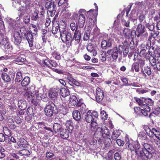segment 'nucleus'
Wrapping results in <instances>:
<instances>
[{
	"mask_svg": "<svg viewBox=\"0 0 160 160\" xmlns=\"http://www.w3.org/2000/svg\"><path fill=\"white\" fill-rule=\"evenodd\" d=\"M125 145L131 151H135L136 154L139 157L140 160L152 158L153 153L152 148L147 143L144 145V148H140V145L138 142L133 141L129 140L128 136L125 137Z\"/></svg>",
	"mask_w": 160,
	"mask_h": 160,
	"instance_id": "f257e3e1",
	"label": "nucleus"
},
{
	"mask_svg": "<svg viewBox=\"0 0 160 160\" xmlns=\"http://www.w3.org/2000/svg\"><path fill=\"white\" fill-rule=\"evenodd\" d=\"M13 6L16 8L17 9L22 12L20 16L16 18V20L18 21L20 19V17H21L22 14L28 12L30 9V4L28 0H19L15 1L12 3Z\"/></svg>",
	"mask_w": 160,
	"mask_h": 160,
	"instance_id": "f03ea898",
	"label": "nucleus"
},
{
	"mask_svg": "<svg viewBox=\"0 0 160 160\" xmlns=\"http://www.w3.org/2000/svg\"><path fill=\"white\" fill-rule=\"evenodd\" d=\"M37 93L38 91L36 88H35L34 87L32 86L29 88L27 89V91L25 93L24 95L25 97L28 98H33L35 95H36L37 98L38 100H39V96H40V98L44 102H47L48 100V98L47 95L45 93L43 94L38 95V96Z\"/></svg>",
	"mask_w": 160,
	"mask_h": 160,
	"instance_id": "7ed1b4c3",
	"label": "nucleus"
},
{
	"mask_svg": "<svg viewBox=\"0 0 160 160\" xmlns=\"http://www.w3.org/2000/svg\"><path fill=\"white\" fill-rule=\"evenodd\" d=\"M59 30L60 37L62 42H65L67 45H70L72 39L71 33L68 32H67L64 28H60Z\"/></svg>",
	"mask_w": 160,
	"mask_h": 160,
	"instance_id": "20e7f679",
	"label": "nucleus"
},
{
	"mask_svg": "<svg viewBox=\"0 0 160 160\" xmlns=\"http://www.w3.org/2000/svg\"><path fill=\"white\" fill-rule=\"evenodd\" d=\"M123 49L122 45H119L118 47H115L113 48L108 50L107 53L110 56L113 60L115 61L118 58V54H121Z\"/></svg>",
	"mask_w": 160,
	"mask_h": 160,
	"instance_id": "39448f33",
	"label": "nucleus"
},
{
	"mask_svg": "<svg viewBox=\"0 0 160 160\" xmlns=\"http://www.w3.org/2000/svg\"><path fill=\"white\" fill-rule=\"evenodd\" d=\"M110 134L108 129L104 126L102 127V128H98L94 133V135H98L103 138H106L110 140Z\"/></svg>",
	"mask_w": 160,
	"mask_h": 160,
	"instance_id": "423d86ee",
	"label": "nucleus"
},
{
	"mask_svg": "<svg viewBox=\"0 0 160 160\" xmlns=\"http://www.w3.org/2000/svg\"><path fill=\"white\" fill-rule=\"evenodd\" d=\"M20 31L21 33L26 37L27 39L28 42L29 47L32 48L33 46V37L32 33L29 31H27L26 29L24 27L21 28Z\"/></svg>",
	"mask_w": 160,
	"mask_h": 160,
	"instance_id": "0eeeda50",
	"label": "nucleus"
},
{
	"mask_svg": "<svg viewBox=\"0 0 160 160\" xmlns=\"http://www.w3.org/2000/svg\"><path fill=\"white\" fill-rule=\"evenodd\" d=\"M56 110V107L55 105L51 103L46 106L45 108V114L49 117H51L53 113L56 114L57 111Z\"/></svg>",
	"mask_w": 160,
	"mask_h": 160,
	"instance_id": "6e6552de",
	"label": "nucleus"
},
{
	"mask_svg": "<svg viewBox=\"0 0 160 160\" xmlns=\"http://www.w3.org/2000/svg\"><path fill=\"white\" fill-rule=\"evenodd\" d=\"M66 81L68 83V84L71 86H73L75 85L77 86H80L81 85V83L80 82L76 81L72 76L71 75H68L65 77Z\"/></svg>",
	"mask_w": 160,
	"mask_h": 160,
	"instance_id": "1a4fd4ad",
	"label": "nucleus"
},
{
	"mask_svg": "<svg viewBox=\"0 0 160 160\" xmlns=\"http://www.w3.org/2000/svg\"><path fill=\"white\" fill-rule=\"evenodd\" d=\"M12 41L14 43L17 45L20 44L22 39L19 33L18 32H15L12 35Z\"/></svg>",
	"mask_w": 160,
	"mask_h": 160,
	"instance_id": "9d476101",
	"label": "nucleus"
},
{
	"mask_svg": "<svg viewBox=\"0 0 160 160\" xmlns=\"http://www.w3.org/2000/svg\"><path fill=\"white\" fill-rule=\"evenodd\" d=\"M104 94L103 91L100 88H97L96 91V98L98 102H100L103 99Z\"/></svg>",
	"mask_w": 160,
	"mask_h": 160,
	"instance_id": "9b49d317",
	"label": "nucleus"
},
{
	"mask_svg": "<svg viewBox=\"0 0 160 160\" xmlns=\"http://www.w3.org/2000/svg\"><path fill=\"white\" fill-rule=\"evenodd\" d=\"M143 129L146 131L147 134L150 137L154 138V134L156 132V129L154 128H152L151 130L149 128L147 125H144L143 126Z\"/></svg>",
	"mask_w": 160,
	"mask_h": 160,
	"instance_id": "f8f14e48",
	"label": "nucleus"
},
{
	"mask_svg": "<svg viewBox=\"0 0 160 160\" xmlns=\"http://www.w3.org/2000/svg\"><path fill=\"white\" fill-rule=\"evenodd\" d=\"M145 27L141 24H139L136 29L135 34L136 36L139 37L145 32Z\"/></svg>",
	"mask_w": 160,
	"mask_h": 160,
	"instance_id": "ddd939ff",
	"label": "nucleus"
},
{
	"mask_svg": "<svg viewBox=\"0 0 160 160\" xmlns=\"http://www.w3.org/2000/svg\"><path fill=\"white\" fill-rule=\"evenodd\" d=\"M143 108L141 109V113L145 116H147L150 111V107L147 105H145Z\"/></svg>",
	"mask_w": 160,
	"mask_h": 160,
	"instance_id": "4468645a",
	"label": "nucleus"
},
{
	"mask_svg": "<svg viewBox=\"0 0 160 160\" xmlns=\"http://www.w3.org/2000/svg\"><path fill=\"white\" fill-rule=\"evenodd\" d=\"M78 100L76 96L72 95L70 97L69 104L71 106L77 105Z\"/></svg>",
	"mask_w": 160,
	"mask_h": 160,
	"instance_id": "2eb2a0df",
	"label": "nucleus"
},
{
	"mask_svg": "<svg viewBox=\"0 0 160 160\" xmlns=\"http://www.w3.org/2000/svg\"><path fill=\"white\" fill-rule=\"evenodd\" d=\"M87 49L88 52L92 53L93 56H96L97 55V52L95 50L94 46L91 43H89L88 44Z\"/></svg>",
	"mask_w": 160,
	"mask_h": 160,
	"instance_id": "dca6fc26",
	"label": "nucleus"
},
{
	"mask_svg": "<svg viewBox=\"0 0 160 160\" xmlns=\"http://www.w3.org/2000/svg\"><path fill=\"white\" fill-rule=\"evenodd\" d=\"M92 114L90 111H89L86 113L85 116V119L86 121L88 123L91 122L93 120V117L92 116Z\"/></svg>",
	"mask_w": 160,
	"mask_h": 160,
	"instance_id": "f3484780",
	"label": "nucleus"
},
{
	"mask_svg": "<svg viewBox=\"0 0 160 160\" xmlns=\"http://www.w3.org/2000/svg\"><path fill=\"white\" fill-rule=\"evenodd\" d=\"M85 18L83 14H81L79 15V18L78 21L79 27L80 28H82L84 24Z\"/></svg>",
	"mask_w": 160,
	"mask_h": 160,
	"instance_id": "a211bd4d",
	"label": "nucleus"
},
{
	"mask_svg": "<svg viewBox=\"0 0 160 160\" xmlns=\"http://www.w3.org/2000/svg\"><path fill=\"white\" fill-rule=\"evenodd\" d=\"M154 49L153 47H151L148 50V53L146 54L145 58L146 59L152 58L154 56Z\"/></svg>",
	"mask_w": 160,
	"mask_h": 160,
	"instance_id": "6ab92c4d",
	"label": "nucleus"
},
{
	"mask_svg": "<svg viewBox=\"0 0 160 160\" xmlns=\"http://www.w3.org/2000/svg\"><path fill=\"white\" fill-rule=\"evenodd\" d=\"M60 92L61 95L63 97H65L69 95V90L66 87L62 88Z\"/></svg>",
	"mask_w": 160,
	"mask_h": 160,
	"instance_id": "aec40b11",
	"label": "nucleus"
},
{
	"mask_svg": "<svg viewBox=\"0 0 160 160\" xmlns=\"http://www.w3.org/2000/svg\"><path fill=\"white\" fill-rule=\"evenodd\" d=\"M73 118L76 121L80 120L81 118V115L80 112L77 110L74 111L72 113Z\"/></svg>",
	"mask_w": 160,
	"mask_h": 160,
	"instance_id": "412c9836",
	"label": "nucleus"
},
{
	"mask_svg": "<svg viewBox=\"0 0 160 160\" xmlns=\"http://www.w3.org/2000/svg\"><path fill=\"white\" fill-rule=\"evenodd\" d=\"M57 2L58 3V6L63 8H65L68 5L67 0H59Z\"/></svg>",
	"mask_w": 160,
	"mask_h": 160,
	"instance_id": "4be33fe9",
	"label": "nucleus"
},
{
	"mask_svg": "<svg viewBox=\"0 0 160 160\" xmlns=\"http://www.w3.org/2000/svg\"><path fill=\"white\" fill-rule=\"evenodd\" d=\"M81 32L79 31H75L74 34L73 38L74 39L76 43H78L81 39Z\"/></svg>",
	"mask_w": 160,
	"mask_h": 160,
	"instance_id": "5701e85b",
	"label": "nucleus"
},
{
	"mask_svg": "<svg viewBox=\"0 0 160 160\" xmlns=\"http://www.w3.org/2000/svg\"><path fill=\"white\" fill-rule=\"evenodd\" d=\"M1 77L2 79L4 82H9L11 81L10 76L6 73H2L1 75Z\"/></svg>",
	"mask_w": 160,
	"mask_h": 160,
	"instance_id": "b1692460",
	"label": "nucleus"
},
{
	"mask_svg": "<svg viewBox=\"0 0 160 160\" xmlns=\"http://www.w3.org/2000/svg\"><path fill=\"white\" fill-rule=\"evenodd\" d=\"M53 129L56 133L59 132H60L63 129V128L61 126L60 124L57 123H54L53 124Z\"/></svg>",
	"mask_w": 160,
	"mask_h": 160,
	"instance_id": "393cba45",
	"label": "nucleus"
},
{
	"mask_svg": "<svg viewBox=\"0 0 160 160\" xmlns=\"http://www.w3.org/2000/svg\"><path fill=\"white\" fill-rule=\"evenodd\" d=\"M112 43L111 41H109L108 42L106 40L102 41L101 43L102 48L103 49H105L107 47H110L112 46Z\"/></svg>",
	"mask_w": 160,
	"mask_h": 160,
	"instance_id": "a878e982",
	"label": "nucleus"
},
{
	"mask_svg": "<svg viewBox=\"0 0 160 160\" xmlns=\"http://www.w3.org/2000/svg\"><path fill=\"white\" fill-rule=\"evenodd\" d=\"M61 137L63 139H66L68 138V132L66 129L63 128L62 130L60 132Z\"/></svg>",
	"mask_w": 160,
	"mask_h": 160,
	"instance_id": "bb28decb",
	"label": "nucleus"
},
{
	"mask_svg": "<svg viewBox=\"0 0 160 160\" xmlns=\"http://www.w3.org/2000/svg\"><path fill=\"white\" fill-rule=\"evenodd\" d=\"M30 82V79L29 77H26L21 82V85L22 86L26 87L28 85Z\"/></svg>",
	"mask_w": 160,
	"mask_h": 160,
	"instance_id": "cd10ccee",
	"label": "nucleus"
},
{
	"mask_svg": "<svg viewBox=\"0 0 160 160\" xmlns=\"http://www.w3.org/2000/svg\"><path fill=\"white\" fill-rule=\"evenodd\" d=\"M27 141L22 138H20L17 142V144L20 146L22 147H25L27 146Z\"/></svg>",
	"mask_w": 160,
	"mask_h": 160,
	"instance_id": "c85d7f7f",
	"label": "nucleus"
},
{
	"mask_svg": "<svg viewBox=\"0 0 160 160\" xmlns=\"http://www.w3.org/2000/svg\"><path fill=\"white\" fill-rule=\"evenodd\" d=\"M120 133L117 130H114L112 133L111 139L114 140H116L120 135Z\"/></svg>",
	"mask_w": 160,
	"mask_h": 160,
	"instance_id": "c756f323",
	"label": "nucleus"
},
{
	"mask_svg": "<svg viewBox=\"0 0 160 160\" xmlns=\"http://www.w3.org/2000/svg\"><path fill=\"white\" fill-rule=\"evenodd\" d=\"M58 94L57 92L51 91L49 93V97L52 100H55L58 96Z\"/></svg>",
	"mask_w": 160,
	"mask_h": 160,
	"instance_id": "7c9ffc66",
	"label": "nucleus"
},
{
	"mask_svg": "<svg viewBox=\"0 0 160 160\" xmlns=\"http://www.w3.org/2000/svg\"><path fill=\"white\" fill-rule=\"evenodd\" d=\"M25 56L22 55L18 56L15 58V61L17 62H23L25 61Z\"/></svg>",
	"mask_w": 160,
	"mask_h": 160,
	"instance_id": "2f4dec72",
	"label": "nucleus"
},
{
	"mask_svg": "<svg viewBox=\"0 0 160 160\" xmlns=\"http://www.w3.org/2000/svg\"><path fill=\"white\" fill-rule=\"evenodd\" d=\"M143 74L144 76V78H146L147 76L145 74V73H147L148 76L151 75V71L150 68L148 67H144V71H143Z\"/></svg>",
	"mask_w": 160,
	"mask_h": 160,
	"instance_id": "473e14b6",
	"label": "nucleus"
},
{
	"mask_svg": "<svg viewBox=\"0 0 160 160\" xmlns=\"http://www.w3.org/2000/svg\"><path fill=\"white\" fill-rule=\"evenodd\" d=\"M147 135L143 132H140L138 134V138L141 140H145L147 138Z\"/></svg>",
	"mask_w": 160,
	"mask_h": 160,
	"instance_id": "72a5a7b5",
	"label": "nucleus"
},
{
	"mask_svg": "<svg viewBox=\"0 0 160 160\" xmlns=\"http://www.w3.org/2000/svg\"><path fill=\"white\" fill-rule=\"evenodd\" d=\"M123 33L127 37L129 38L132 35V31L130 29L126 28L123 30Z\"/></svg>",
	"mask_w": 160,
	"mask_h": 160,
	"instance_id": "f704fd0d",
	"label": "nucleus"
},
{
	"mask_svg": "<svg viewBox=\"0 0 160 160\" xmlns=\"http://www.w3.org/2000/svg\"><path fill=\"white\" fill-rule=\"evenodd\" d=\"M54 2H45V7L48 9H50V10H52V9H51L52 7H54Z\"/></svg>",
	"mask_w": 160,
	"mask_h": 160,
	"instance_id": "c9c22d12",
	"label": "nucleus"
},
{
	"mask_svg": "<svg viewBox=\"0 0 160 160\" xmlns=\"http://www.w3.org/2000/svg\"><path fill=\"white\" fill-rule=\"evenodd\" d=\"M22 74L20 72H18L16 75L15 81L16 82H19L22 79Z\"/></svg>",
	"mask_w": 160,
	"mask_h": 160,
	"instance_id": "e433bc0d",
	"label": "nucleus"
},
{
	"mask_svg": "<svg viewBox=\"0 0 160 160\" xmlns=\"http://www.w3.org/2000/svg\"><path fill=\"white\" fill-rule=\"evenodd\" d=\"M20 154L22 155L27 156L30 155V153L29 150L27 149H22L19 152Z\"/></svg>",
	"mask_w": 160,
	"mask_h": 160,
	"instance_id": "4c0bfd02",
	"label": "nucleus"
},
{
	"mask_svg": "<svg viewBox=\"0 0 160 160\" xmlns=\"http://www.w3.org/2000/svg\"><path fill=\"white\" fill-rule=\"evenodd\" d=\"M3 132L5 135L8 137L11 136L10 130L6 127H4L3 128Z\"/></svg>",
	"mask_w": 160,
	"mask_h": 160,
	"instance_id": "58836bf2",
	"label": "nucleus"
},
{
	"mask_svg": "<svg viewBox=\"0 0 160 160\" xmlns=\"http://www.w3.org/2000/svg\"><path fill=\"white\" fill-rule=\"evenodd\" d=\"M148 59L149 60L151 65L153 67H155V65L156 64V63L157 62V61H156V58H155L154 57H153L152 58H150Z\"/></svg>",
	"mask_w": 160,
	"mask_h": 160,
	"instance_id": "ea45409f",
	"label": "nucleus"
},
{
	"mask_svg": "<svg viewBox=\"0 0 160 160\" xmlns=\"http://www.w3.org/2000/svg\"><path fill=\"white\" fill-rule=\"evenodd\" d=\"M100 114L102 119L103 120H106L108 118V115L106 113L105 111L102 110L100 112Z\"/></svg>",
	"mask_w": 160,
	"mask_h": 160,
	"instance_id": "a19ab883",
	"label": "nucleus"
},
{
	"mask_svg": "<svg viewBox=\"0 0 160 160\" xmlns=\"http://www.w3.org/2000/svg\"><path fill=\"white\" fill-rule=\"evenodd\" d=\"M132 68L134 69L135 71L136 72H138L139 71V63H134L132 65Z\"/></svg>",
	"mask_w": 160,
	"mask_h": 160,
	"instance_id": "79ce46f5",
	"label": "nucleus"
},
{
	"mask_svg": "<svg viewBox=\"0 0 160 160\" xmlns=\"http://www.w3.org/2000/svg\"><path fill=\"white\" fill-rule=\"evenodd\" d=\"M47 32V30L45 29H43L42 30V37L43 42H46V34Z\"/></svg>",
	"mask_w": 160,
	"mask_h": 160,
	"instance_id": "37998d69",
	"label": "nucleus"
},
{
	"mask_svg": "<svg viewBox=\"0 0 160 160\" xmlns=\"http://www.w3.org/2000/svg\"><path fill=\"white\" fill-rule=\"evenodd\" d=\"M38 18V13L36 12H34L32 14V16L31 17V19L32 20L36 21Z\"/></svg>",
	"mask_w": 160,
	"mask_h": 160,
	"instance_id": "c03bdc74",
	"label": "nucleus"
},
{
	"mask_svg": "<svg viewBox=\"0 0 160 160\" xmlns=\"http://www.w3.org/2000/svg\"><path fill=\"white\" fill-rule=\"evenodd\" d=\"M52 56L54 58L57 60H59L61 58L60 54L58 52H55L53 53Z\"/></svg>",
	"mask_w": 160,
	"mask_h": 160,
	"instance_id": "a18cd8bd",
	"label": "nucleus"
},
{
	"mask_svg": "<svg viewBox=\"0 0 160 160\" xmlns=\"http://www.w3.org/2000/svg\"><path fill=\"white\" fill-rule=\"evenodd\" d=\"M30 16L27 15L24 16L23 21L26 24H28L30 21Z\"/></svg>",
	"mask_w": 160,
	"mask_h": 160,
	"instance_id": "49530a36",
	"label": "nucleus"
},
{
	"mask_svg": "<svg viewBox=\"0 0 160 160\" xmlns=\"http://www.w3.org/2000/svg\"><path fill=\"white\" fill-rule=\"evenodd\" d=\"M114 158L115 160H120L121 158L120 154L118 152H116L114 155Z\"/></svg>",
	"mask_w": 160,
	"mask_h": 160,
	"instance_id": "de8ad7c7",
	"label": "nucleus"
},
{
	"mask_svg": "<svg viewBox=\"0 0 160 160\" xmlns=\"http://www.w3.org/2000/svg\"><path fill=\"white\" fill-rule=\"evenodd\" d=\"M2 44L5 46H6V45L8 46L9 45L8 39L6 37H4L2 39Z\"/></svg>",
	"mask_w": 160,
	"mask_h": 160,
	"instance_id": "09e8293b",
	"label": "nucleus"
},
{
	"mask_svg": "<svg viewBox=\"0 0 160 160\" xmlns=\"http://www.w3.org/2000/svg\"><path fill=\"white\" fill-rule=\"evenodd\" d=\"M145 15L143 14H140L139 16V19L140 22H145Z\"/></svg>",
	"mask_w": 160,
	"mask_h": 160,
	"instance_id": "8fccbe9b",
	"label": "nucleus"
},
{
	"mask_svg": "<svg viewBox=\"0 0 160 160\" xmlns=\"http://www.w3.org/2000/svg\"><path fill=\"white\" fill-rule=\"evenodd\" d=\"M97 123L96 122V120L95 118L93 119V120L91 122V127L93 129L95 128V127L97 126Z\"/></svg>",
	"mask_w": 160,
	"mask_h": 160,
	"instance_id": "3c124183",
	"label": "nucleus"
},
{
	"mask_svg": "<svg viewBox=\"0 0 160 160\" xmlns=\"http://www.w3.org/2000/svg\"><path fill=\"white\" fill-rule=\"evenodd\" d=\"M115 152L114 150L110 151L108 153V158L110 159H112L113 158V154Z\"/></svg>",
	"mask_w": 160,
	"mask_h": 160,
	"instance_id": "603ef678",
	"label": "nucleus"
},
{
	"mask_svg": "<svg viewBox=\"0 0 160 160\" xmlns=\"http://www.w3.org/2000/svg\"><path fill=\"white\" fill-rule=\"evenodd\" d=\"M70 28L72 31H74L77 28V26H76L75 23L73 22L70 24Z\"/></svg>",
	"mask_w": 160,
	"mask_h": 160,
	"instance_id": "864d4df0",
	"label": "nucleus"
},
{
	"mask_svg": "<svg viewBox=\"0 0 160 160\" xmlns=\"http://www.w3.org/2000/svg\"><path fill=\"white\" fill-rule=\"evenodd\" d=\"M117 144L120 146H123L124 143V142L120 139H118L116 140Z\"/></svg>",
	"mask_w": 160,
	"mask_h": 160,
	"instance_id": "5fc2aeb1",
	"label": "nucleus"
},
{
	"mask_svg": "<svg viewBox=\"0 0 160 160\" xmlns=\"http://www.w3.org/2000/svg\"><path fill=\"white\" fill-rule=\"evenodd\" d=\"M154 137L155 136L160 141V133L156 129V132L154 134Z\"/></svg>",
	"mask_w": 160,
	"mask_h": 160,
	"instance_id": "6e6d98bb",
	"label": "nucleus"
},
{
	"mask_svg": "<svg viewBox=\"0 0 160 160\" xmlns=\"http://www.w3.org/2000/svg\"><path fill=\"white\" fill-rule=\"evenodd\" d=\"M146 27L151 31H152L153 30L154 28V26L153 24H150L149 23H148L147 24Z\"/></svg>",
	"mask_w": 160,
	"mask_h": 160,
	"instance_id": "4d7b16f0",
	"label": "nucleus"
},
{
	"mask_svg": "<svg viewBox=\"0 0 160 160\" xmlns=\"http://www.w3.org/2000/svg\"><path fill=\"white\" fill-rule=\"evenodd\" d=\"M50 68H51L52 67H55L58 65L54 61L50 60Z\"/></svg>",
	"mask_w": 160,
	"mask_h": 160,
	"instance_id": "13d9d810",
	"label": "nucleus"
},
{
	"mask_svg": "<svg viewBox=\"0 0 160 160\" xmlns=\"http://www.w3.org/2000/svg\"><path fill=\"white\" fill-rule=\"evenodd\" d=\"M89 37V33L88 32H85L83 36V39L84 40L86 41L88 40Z\"/></svg>",
	"mask_w": 160,
	"mask_h": 160,
	"instance_id": "bf43d9fd",
	"label": "nucleus"
},
{
	"mask_svg": "<svg viewBox=\"0 0 160 160\" xmlns=\"http://www.w3.org/2000/svg\"><path fill=\"white\" fill-rule=\"evenodd\" d=\"M154 56L155 58H159L160 56V52L158 50H154Z\"/></svg>",
	"mask_w": 160,
	"mask_h": 160,
	"instance_id": "052dcab7",
	"label": "nucleus"
},
{
	"mask_svg": "<svg viewBox=\"0 0 160 160\" xmlns=\"http://www.w3.org/2000/svg\"><path fill=\"white\" fill-rule=\"evenodd\" d=\"M53 156V153L51 152H47L46 153V157L48 159L52 158Z\"/></svg>",
	"mask_w": 160,
	"mask_h": 160,
	"instance_id": "680f3d73",
	"label": "nucleus"
},
{
	"mask_svg": "<svg viewBox=\"0 0 160 160\" xmlns=\"http://www.w3.org/2000/svg\"><path fill=\"white\" fill-rule=\"evenodd\" d=\"M155 67L157 68L158 70L160 71V60H157L156 64L154 68H155Z\"/></svg>",
	"mask_w": 160,
	"mask_h": 160,
	"instance_id": "e2e57ef3",
	"label": "nucleus"
},
{
	"mask_svg": "<svg viewBox=\"0 0 160 160\" xmlns=\"http://www.w3.org/2000/svg\"><path fill=\"white\" fill-rule=\"evenodd\" d=\"M146 50L144 49L141 50L139 54L141 56H143L145 57L146 55Z\"/></svg>",
	"mask_w": 160,
	"mask_h": 160,
	"instance_id": "0e129e2a",
	"label": "nucleus"
},
{
	"mask_svg": "<svg viewBox=\"0 0 160 160\" xmlns=\"http://www.w3.org/2000/svg\"><path fill=\"white\" fill-rule=\"evenodd\" d=\"M1 149H0V158H2L5 157L4 154L3 152L4 151L3 148L1 147Z\"/></svg>",
	"mask_w": 160,
	"mask_h": 160,
	"instance_id": "69168bd1",
	"label": "nucleus"
},
{
	"mask_svg": "<svg viewBox=\"0 0 160 160\" xmlns=\"http://www.w3.org/2000/svg\"><path fill=\"white\" fill-rule=\"evenodd\" d=\"M141 160H160V158H156L155 157H153L152 156V158H147L146 159H141Z\"/></svg>",
	"mask_w": 160,
	"mask_h": 160,
	"instance_id": "338daca9",
	"label": "nucleus"
},
{
	"mask_svg": "<svg viewBox=\"0 0 160 160\" xmlns=\"http://www.w3.org/2000/svg\"><path fill=\"white\" fill-rule=\"evenodd\" d=\"M106 55L105 54H102L100 57V59L101 61L103 62L106 60Z\"/></svg>",
	"mask_w": 160,
	"mask_h": 160,
	"instance_id": "774afa93",
	"label": "nucleus"
}]
</instances>
